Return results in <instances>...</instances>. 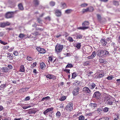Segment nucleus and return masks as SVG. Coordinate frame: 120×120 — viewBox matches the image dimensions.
<instances>
[{"instance_id":"36","label":"nucleus","mask_w":120,"mask_h":120,"mask_svg":"<svg viewBox=\"0 0 120 120\" xmlns=\"http://www.w3.org/2000/svg\"><path fill=\"white\" fill-rule=\"evenodd\" d=\"M12 54L10 53H8V54L7 57L11 59L12 58Z\"/></svg>"},{"instance_id":"62","label":"nucleus","mask_w":120,"mask_h":120,"mask_svg":"<svg viewBox=\"0 0 120 120\" xmlns=\"http://www.w3.org/2000/svg\"><path fill=\"white\" fill-rule=\"evenodd\" d=\"M116 117L117 118V119L116 118H115L114 120H117L119 117V114H116Z\"/></svg>"},{"instance_id":"42","label":"nucleus","mask_w":120,"mask_h":120,"mask_svg":"<svg viewBox=\"0 0 120 120\" xmlns=\"http://www.w3.org/2000/svg\"><path fill=\"white\" fill-rule=\"evenodd\" d=\"M49 4L50 6H53L55 5V3L54 1H51L50 2Z\"/></svg>"},{"instance_id":"28","label":"nucleus","mask_w":120,"mask_h":120,"mask_svg":"<svg viewBox=\"0 0 120 120\" xmlns=\"http://www.w3.org/2000/svg\"><path fill=\"white\" fill-rule=\"evenodd\" d=\"M89 105L92 107V108L93 109L95 108V107L97 106V104L95 103H90Z\"/></svg>"},{"instance_id":"58","label":"nucleus","mask_w":120,"mask_h":120,"mask_svg":"<svg viewBox=\"0 0 120 120\" xmlns=\"http://www.w3.org/2000/svg\"><path fill=\"white\" fill-rule=\"evenodd\" d=\"M64 71L66 72L67 73H68L69 74L70 73V70L69 69H65L64 70Z\"/></svg>"},{"instance_id":"60","label":"nucleus","mask_w":120,"mask_h":120,"mask_svg":"<svg viewBox=\"0 0 120 120\" xmlns=\"http://www.w3.org/2000/svg\"><path fill=\"white\" fill-rule=\"evenodd\" d=\"M27 59L29 61H32L33 60V58L32 57L28 56L27 57Z\"/></svg>"},{"instance_id":"44","label":"nucleus","mask_w":120,"mask_h":120,"mask_svg":"<svg viewBox=\"0 0 120 120\" xmlns=\"http://www.w3.org/2000/svg\"><path fill=\"white\" fill-rule=\"evenodd\" d=\"M44 19L46 21H50L51 20L50 17L49 16H48L45 18Z\"/></svg>"},{"instance_id":"24","label":"nucleus","mask_w":120,"mask_h":120,"mask_svg":"<svg viewBox=\"0 0 120 120\" xmlns=\"http://www.w3.org/2000/svg\"><path fill=\"white\" fill-rule=\"evenodd\" d=\"M61 7L63 9L66 8L67 7L66 4L65 3H61Z\"/></svg>"},{"instance_id":"2","label":"nucleus","mask_w":120,"mask_h":120,"mask_svg":"<svg viewBox=\"0 0 120 120\" xmlns=\"http://www.w3.org/2000/svg\"><path fill=\"white\" fill-rule=\"evenodd\" d=\"M73 104L72 103H70L68 104L66 106L65 108V109L67 110L71 111L73 109Z\"/></svg>"},{"instance_id":"7","label":"nucleus","mask_w":120,"mask_h":120,"mask_svg":"<svg viewBox=\"0 0 120 120\" xmlns=\"http://www.w3.org/2000/svg\"><path fill=\"white\" fill-rule=\"evenodd\" d=\"M10 23L8 22H0V27L4 28L5 26H9L10 25Z\"/></svg>"},{"instance_id":"9","label":"nucleus","mask_w":120,"mask_h":120,"mask_svg":"<svg viewBox=\"0 0 120 120\" xmlns=\"http://www.w3.org/2000/svg\"><path fill=\"white\" fill-rule=\"evenodd\" d=\"M36 49L41 53H44L45 52V50L44 49L41 48L39 47H37Z\"/></svg>"},{"instance_id":"8","label":"nucleus","mask_w":120,"mask_h":120,"mask_svg":"<svg viewBox=\"0 0 120 120\" xmlns=\"http://www.w3.org/2000/svg\"><path fill=\"white\" fill-rule=\"evenodd\" d=\"M53 109V108L52 107L51 108H49L47 109L45 111H44L43 112L44 114L46 115L49 112H50L51 113V112H53V111L52 112V111Z\"/></svg>"},{"instance_id":"51","label":"nucleus","mask_w":120,"mask_h":120,"mask_svg":"<svg viewBox=\"0 0 120 120\" xmlns=\"http://www.w3.org/2000/svg\"><path fill=\"white\" fill-rule=\"evenodd\" d=\"M96 52L95 51H93L91 55L92 56V58H94L96 56Z\"/></svg>"},{"instance_id":"19","label":"nucleus","mask_w":120,"mask_h":120,"mask_svg":"<svg viewBox=\"0 0 120 120\" xmlns=\"http://www.w3.org/2000/svg\"><path fill=\"white\" fill-rule=\"evenodd\" d=\"M113 101V100L111 98L106 102L107 104L109 105H112Z\"/></svg>"},{"instance_id":"56","label":"nucleus","mask_w":120,"mask_h":120,"mask_svg":"<svg viewBox=\"0 0 120 120\" xmlns=\"http://www.w3.org/2000/svg\"><path fill=\"white\" fill-rule=\"evenodd\" d=\"M37 21L40 24L41 23L42 21L41 19L39 18H37Z\"/></svg>"},{"instance_id":"10","label":"nucleus","mask_w":120,"mask_h":120,"mask_svg":"<svg viewBox=\"0 0 120 120\" xmlns=\"http://www.w3.org/2000/svg\"><path fill=\"white\" fill-rule=\"evenodd\" d=\"M83 91L85 92L86 93L90 94V90L89 88L86 87H84L83 89Z\"/></svg>"},{"instance_id":"12","label":"nucleus","mask_w":120,"mask_h":120,"mask_svg":"<svg viewBox=\"0 0 120 120\" xmlns=\"http://www.w3.org/2000/svg\"><path fill=\"white\" fill-rule=\"evenodd\" d=\"M100 42L101 43L102 45L104 46H107V42L104 39H101Z\"/></svg>"},{"instance_id":"46","label":"nucleus","mask_w":120,"mask_h":120,"mask_svg":"<svg viewBox=\"0 0 120 120\" xmlns=\"http://www.w3.org/2000/svg\"><path fill=\"white\" fill-rule=\"evenodd\" d=\"M109 118L108 117H103L100 119L99 120H109Z\"/></svg>"},{"instance_id":"48","label":"nucleus","mask_w":120,"mask_h":120,"mask_svg":"<svg viewBox=\"0 0 120 120\" xmlns=\"http://www.w3.org/2000/svg\"><path fill=\"white\" fill-rule=\"evenodd\" d=\"M56 116L59 118L60 116L61 115V113L59 111H58L56 113Z\"/></svg>"},{"instance_id":"55","label":"nucleus","mask_w":120,"mask_h":120,"mask_svg":"<svg viewBox=\"0 0 120 120\" xmlns=\"http://www.w3.org/2000/svg\"><path fill=\"white\" fill-rule=\"evenodd\" d=\"M99 61V62L101 63H103L105 62V60L104 59H100Z\"/></svg>"},{"instance_id":"57","label":"nucleus","mask_w":120,"mask_h":120,"mask_svg":"<svg viewBox=\"0 0 120 120\" xmlns=\"http://www.w3.org/2000/svg\"><path fill=\"white\" fill-rule=\"evenodd\" d=\"M109 110V108L107 107L103 109V111L105 112H107Z\"/></svg>"},{"instance_id":"25","label":"nucleus","mask_w":120,"mask_h":120,"mask_svg":"<svg viewBox=\"0 0 120 120\" xmlns=\"http://www.w3.org/2000/svg\"><path fill=\"white\" fill-rule=\"evenodd\" d=\"M72 11V10L71 9H67L65 10V13L66 14H68L70 13Z\"/></svg>"},{"instance_id":"27","label":"nucleus","mask_w":120,"mask_h":120,"mask_svg":"<svg viewBox=\"0 0 120 120\" xmlns=\"http://www.w3.org/2000/svg\"><path fill=\"white\" fill-rule=\"evenodd\" d=\"M89 24V22L88 21H85L82 24V26H83L86 25H88Z\"/></svg>"},{"instance_id":"43","label":"nucleus","mask_w":120,"mask_h":120,"mask_svg":"<svg viewBox=\"0 0 120 120\" xmlns=\"http://www.w3.org/2000/svg\"><path fill=\"white\" fill-rule=\"evenodd\" d=\"M81 43H77L76 44L75 46L77 47V48L78 49H79L81 46Z\"/></svg>"},{"instance_id":"18","label":"nucleus","mask_w":120,"mask_h":120,"mask_svg":"<svg viewBox=\"0 0 120 120\" xmlns=\"http://www.w3.org/2000/svg\"><path fill=\"white\" fill-rule=\"evenodd\" d=\"M18 7L19 9L21 11L24 10V8L22 4L21 3L19 4L18 5Z\"/></svg>"},{"instance_id":"21","label":"nucleus","mask_w":120,"mask_h":120,"mask_svg":"<svg viewBox=\"0 0 120 120\" xmlns=\"http://www.w3.org/2000/svg\"><path fill=\"white\" fill-rule=\"evenodd\" d=\"M96 85L94 83H92L89 86L90 88L92 89H93L95 87Z\"/></svg>"},{"instance_id":"40","label":"nucleus","mask_w":120,"mask_h":120,"mask_svg":"<svg viewBox=\"0 0 120 120\" xmlns=\"http://www.w3.org/2000/svg\"><path fill=\"white\" fill-rule=\"evenodd\" d=\"M113 4L114 5L116 6H118L119 5L118 2L116 1H113Z\"/></svg>"},{"instance_id":"61","label":"nucleus","mask_w":120,"mask_h":120,"mask_svg":"<svg viewBox=\"0 0 120 120\" xmlns=\"http://www.w3.org/2000/svg\"><path fill=\"white\" fill-rule=\"evenodd\" d=\"M79 95H80V97L82 98L84 96L85 94L83 93H81Z\"/></svg>"},{"instance_id":"64","label":"nucleus","mask_w":120,"mask_h":120,"mask_svg":"<svg viewBox=\"0 0 120 120\" xmlns=\"http://www.w3.org/2000/svg\"><path fill=\"white\" fill-rule=\"evenodd\" d=\"M108 41V42H111V38H107L106 39Z\"/></svg>"},{"instance_id":"15","label":"nucleus","mask_w":120,"mask_h":120,"mask_svg":"<svg viewBox=\"0 0 120 120\" xmlns=\"http://www.w3.org/2000/svg\"><path fill=\"white\" fill-rule=\"evenodd\" d=\"M55 14L57 16L59 17L61 15V11L58 10H57L55 11Z\"/></svg>"},{"instance_id":"49","label":"nucleus","mask_w":120,"mask_h":120,"mask_svg":"<svg viewBox=\"0 0 120 120\" xmlns=\"http://www.w3.org/2000/svg\"><path fill=\"white\" fill-rule=\"evenodd\" d=\"M88 5V4L86 3H84L82 4L80 6L81 7H84L87 6Z\"/></svg>"},{"instance_id":"37","label":"nucleus","mask_w":120,"mask_h":120,"mask_svg":"<svg viewBox=\"0 0 120 120\" xmlns=\"http://www.w3.org/2000/svg\"><path fill=\"white\" fill-rule=\"evenodd\" d=\"M89 8V12H92L94 10V9L91 6H90L88 8Z\"/></svg>"},{"instance_id":"33","label":"nucleus","mask_w":120,"mask_h":120,"mask_svg":"<svg viewBox=\"0 0 120 120\" xmlns=\"http://www.w3.org/2000/svg\"><path fill=\"white\" fill-rule=\"evenodd\" d=\"M83 36L79 34H77L76 37L77 39H81L82 38Z\"/></svg>"},{"instance_id":"63","label":"nucleus","mask_w":120,"mask_h":120,"mask_svg":"<svg viewBox=\"0 0 120 120\" xmlns=\"http://www.w3.org/2000/svg\"><path fill=\"white\" fill-rule=\"evenodd\" d=\"M30 97L28 96L25 99V101H27L30 100Z\"/></svg>"},{"instance_id":"32","label":"nucleus","mask_w":120,"mask_h":120,"mask_svg":"<svg viewBox=\"0 0 120 120\" xmlns=\"http://www.w3.org/2000/svg\"><path fill=\"white\" fill-rule=\"evenodd\" d=\"M73 67V66L72 64H69V63H68V64L66 66V68H71Z\"/></svg>"},{"instance_id":"3","label":"nucleus","mask_w":120,"mask_h":120,"mask_svg":"<svg viewBox=\"0 0 120 120\" xmlns=\"http://www.w3.org/2000/svg\"><path fill=\"white\" fill-rule=\"evenodd\" d=\"M14 13L13 12H8L6 13L5 17L7 19L12 17Z\"/></svg>"},{"instance_id":"11","label":"nucleus","mask_w":120,"mask_h":120,"mask_svg":"<svg viewBox=\"0 0 120 120\" xmlns=\"http://www.w3.org/2000/svg\"><path fill=\"white\" fill-rule=\"evenodd\" d=\"M103 50H99L97 52L98 55L99 56H103Z\"/></svg>"},{"instance_id":"35","label":"nucleus","mask_w":120,"mask_h":120,"mask_svg":"<svg viewBox=\"0 0 120 120\" xmlns=\"http://www.w3.org/2000/svg\"><path fill=\"white\" fill-rule=\"evenodd\" d=\"M72 78L74 79L77 76V74L76 72H75L72 73Z\"/></svg>"},{"instance_id":"20","label":"nucleus","mask_w":120,"mask_h":120,"mask_svg":"<svg viewBox=\"0 0 120 120\" xmlns=\"http://www.w3.org/2000/svg\"><path fill=\"white\" fill-rule=\"evenodd\" d=\"M104 75L102 73L100 74L95 76V78L96 79L100 78L103 77Z\"/></svg>"},{"instance_id":"39","label":"nucleus","mask_w":120,"mask_h":120,"mask_svg":"<svg viewBox=\"0 0 120 120\" xmlns=\"http://www.w3.org/2000/svg\"><path fill=\"white\" fill-rule=\"evenodd\" d=\"M85 118L84 116L83 115H81L79 118V120H84Z\"/></svg>"},{"instance_id":"4","label":"nucleus","mask_w":120,"mask_h":120,"mask_svg":"<svg viewBox=\"0 0 120 120\" xmlns=\"http://www.w3.org/2000/svg\"><path fill=\"white\" fill-rule=\"evenodd\" d=\"M101 95V93L99 91H96L94 94L93 97L96 99H99Z\"/></svg>"},{"instance_id":"34","label":"nucleus","mask_w":120,"mask_h":120,"mask_svg":"<svg viewBox=\"0 0 120 120\" xmlns=\"http://www.w3.org/2000/svg\"><path fill=\"white\" fill-rule=\"evenodd\" d=\"M40 65L41 66V69H43V68H45V65L44 63H40Z\"/></svg>"},{"instance_id":"16","label":"nucleus","mask_w":120,"mask_h":120,"mask_svg":"<svg viewBox=\"0 0 120 120\" xmlns=\"http://www.w3.org/2000/svg\"><path fill=\"white\" fill-rule=\"evenodd\" d=\"M103 56H109V52L106 50H103Z\"/></svg>"},{"instance_id":"26","label":"nucleus","mask_w":120,"mask_h":120,"mask_svg":"<svg viewBox=\"0 0 120 120\" xmlns=\"http://www.w3.org/2000/svg\"><path fill=\"white\" fill-rule=\"evenodd\" d=\"M89 28V27L88 26L87 27H78L77 29H79L82 30H84L86 29H87Z\"/></svg>"},{"instance_id":"13","label":"nucleus","mask_w":120,"mask_h":120,"mask_svg":"<svg viewBox=\"0 0 120 120\" xmlns=\"http://www.w3.org/2000/svg\"><path fill=\"white\" fill-rule=\"evenodd\" d=\"M33 3L34 6L35 7H37L39 4V1L38 0H34Z\"/></svg>"},{"instance_id":"52","label":"nucleus","mask_w":120,"mask_h":120,"mask_svg":"<svg viewBox=\"0 0 120 120\" xmlns=\"http://www.w3.org/2000/svg\"><path fill=\"white\" fill-rule=\"evenodd\" d=\"M68 40L70 42H73V39L72 38L70 37H69L68 38Z\"/></svg>"},{"instance_id":"1","label":"nucleus","mask_w":120,"mask_h":120,"mask_svg":"<svg viewBox=\"0 0 120 120\" xmlns=\"http://www.w3.org/2000/svg\"><path fill=\"white\" fill-rule=\"evenodd\" d=\"M63 47V45H61L60 44H57L56 46L55 50L56 52H61Z\"/></svg>"},{"instance_id":"6","label":"nucleus","mask_w":120,"mask_h":120,"mask_svg":"<svg viewBox=\"0 0 120 120\" xmlns=\"http://www.w3.org/2000/svg\"><path fill=\"white\" fill-rule=\"evenodd\" d=\"M80 88L78 87L77 88L74 89L73 92V94L74 96L77 95L79 93V91Z\"/></svg>"},{"instance_id":"23","label":"nucleus","mask_w":120,"mask_h":120,"mask_svg":"<svg viewBox=\"0 0 120 120\" xmlns=\"http://www.w3.org/2000/svg\"><path fill=\"white\" fill-rule=\"evenodd\" d=\"M25 71L24 67L23 65H22L20 67V71L22 72H24Z\"/></svg>"},{"instance_id":"17","label":"nucleus","mask_w":120,"mask_h":120,"mask_svg":"<svg viewBox=\"0 0 120 120\" xmlns=\"http://www.w3.org/2000/svg\"><path fill=\"white\" fill-rule=\"evenodd\" d=\"M111 98L108 95H105V96L104 97V100L105 101H106V102Z\"/></svg>"},{"instance_id":"54","label":"nucleus","mask_w":120,"mask_h":120,"mask_svg":"<svg viewBox=\"0 0 120 120\" xmlns=\"http://www.w3.org/2000/svg\"><path fill=\"white\" fill-rule=\"evenodd\" d=\"M25 35L23 34H19V37L20 38H24L25 37Z\"/></svg>"},{"instance_id":"53","label":"nucleus","mask_w":120,"mask_h":120,"mask_svg":"<svg viewBox=\"0 0 120 120\" xmlns=\"http://www.w3.org/2000/svg\"><path fill=\"white\" fill-rule=\"evenodd\" d=\"M66 98V97L65 96H63L61 97L60 99V100L61 101H63Z\"/></svg>"},{"instance_id":"30","label":"nucleus","mask_w":120,"mask_h":120,"mask_svg":"<svg viewBox=\"0 0 120 120\" xmlns=\"http://www.w3.org/2000/svg\"><path fill=\"white\" fill-rule=\"evenodd\" d=\"M6 86V84H2L0 86V90H3Z\"/></svg>"},{"instance_id":"59","label":"nucleus","mask_w":120,"mask_h":120,"mask_svg":"<svg viewBox=\"0 0 120 120\" xmlns=\"http://www.w3.org/2000/svg\"><path fill=\"white\" fill-rule=\"evenodd\" d=\"M3 70L4 71V72H8V69L6 67L3 68Z\"/></svg>"},{"instance_id":"29","label":"nucleus","mask_w":120,"mask_h":120,"mask_svg":"<svg viewBox=\"0 0 120 120\" xmlns=\"http://www.w3.org/2000/svg\"><path fill=\"white\" fill-rule=\"evenodd\" d=\"M93 74V72L92 71H89L87 72V75L88 77L92 76V74Z\"/></svg>"},{"instance_id":"50","label":"nucleus","mask_w":120,"mask_h":120,"mask_svg":"<svg viewBox=\"0 0 120 120\" xmlns=\"http://www.w3.org/2000/svg\"><path fill=\"white\" fill-rule=\"evenodd\" d=\"M0 43L2 44H3L4 45H7L8 44V43L4 41H2L1 40H0Z\"/></svg>"},{"instance_id":"31","label":"nucleus","mask_w":120,"mask_h":120,"mask_svg":"<svg viewBox=\"0 0 120 120\" xmlns=\"http://www.w3.org/2000/svg\"><path fill=\"white\" fill-rule=\"evenodd\" d=\"M97 15L98 20L99 21H101V15L99 14H97Z\"/></svg>"},{"instance_id":"22","label":"nucleus","mask_w":120,"mask_h":120,"mask_svg":"<svg viewBox=\"0 0 120 120\" xmlns=\"http://www.w3.org/2000/svg\"><path fill=\"white\" fill-rule=\"evenodd\" d=\"M50 99V98L49 96H47L46 97H44L42 98L41 101H43L45 100L46 101L47 100H49Z\"/></svg>"},{"instance_id":"38","label":"nucleus","mask_w":120,"mask_h":120,"mask_svg":"<svg viewBox=\"0 0 120 120\" xmlns=\"http://www.w3.org/2000/svg\"><path fill=\"white\" fill-rule=\"evenodd\" d=\"M113 44V45H114L113 46L114 48V52H115L117 50V49L118 48V47L116 46L115 45H114V43H112Z\"/></svg>"},{"instance_id":"45","label":"nucleus","mask_w":120,"mask_h":120,"mask_svg":"<svg viewBox=\"0 0 120 120\" xmlns=\"http://www.w3.org/2000/svg\"><path fill=\"white\" fill-rule=\"evenodd\" d=\"M89 11V8H88L86 9H83L82 10V12L83 13H84L85 12Z\"/></svg>"},{"instance_id":"5","label":"nucleus","mask_w":120,"mask_h":120,"mask_svg":"<svg viewBox=\"0 0 120 120\" xmlns=\"http://www.w3.org/2000/svg\"><path fill=\"white\" fill-rule=\"evenodd\" d=\"M45 76H46V77L47 78H48L49 79H55L56 78V77L55 75L51 74H48L47 75H45Z\"/></svg>"},{"instance_id":"14","label":"nucleus","mask_w":120,"mask_h":120,"mask_svg":"<svg viewBox=\"0 0 120 120\" xmlns=\"http://www.w3.org/2000/svg\"><path fill=\"white\" fill-rule=\"evenodd\" d=\"M36 112H37L36 110L34 109H30L28 111V113L29 114H31V113L35 114Z\"/></svg>"},{"instance_id":"41","label":"nucleus","mask_w":120,"mask_h":120,"mask_svg":"<svg viewBox=\"0 0 120 120\" xmlns=\"http://www.w3.org/2000/svg\"><path fill=\"white\" fill-rule=\"evenodd\" d=\"M32 34L35 36H37L38 35H40L39 34V33L37 32H35L33 33H32Z\"/></svg>"},{"instance_id":"47","label":"nucleus","mask_w":120,"mask_h":120,"mask_svg":"<svg viewBox=\"0 0 120 120\" xmlns=\"http://www.w3.org/2000/svg\"><path fill=\"white\" fill-rule=\"evenodd\" d=\"M44 28H41L38 27L37 26V27H36V30H39L41 31H42L43 30Z\"/></svg>"}]
</instances>
